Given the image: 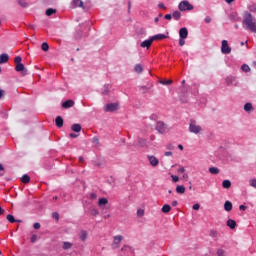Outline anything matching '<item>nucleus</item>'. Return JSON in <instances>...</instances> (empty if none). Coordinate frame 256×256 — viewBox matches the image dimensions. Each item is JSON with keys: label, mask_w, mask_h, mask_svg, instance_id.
<instances>
[{"label": "nucleus", "mask_w": 256, "mask_h": 256, "mask_svg": "<svg viewBox=\"0 0 256 256\" xmlns=\"http://www.w3.org/2000/svg\"><path fill=\"white\" fill-rule=\"evenodd\" d=\"M242 25L246 31L256 33V19L249 12H245L243 16Z\"/></svg>", "instance_id": "f257e3e1"}, {"label": "nucleus", "mask_w": 256, "mask_h": 256, "mask_svg": "<svg viewBox=\"0 0 256 256\" xmlns=\"http://www.w3.org/2000/svg\"><path fill=\"white\" fill-rule=\"evenodd\" d=\"M189 131L190 133H194V135H199V133L203 131V128L199 124H197V121L190 120Z\"/></svg>", "instance_id": "f03ea898"}, {"label": "nucleus", "mask_w": 256, "mask_h": 256, "mask_svg": "<svg viewBox=\"0 0 256 256\" xmlns=\"http://www.w3.org/2000/svg\"><path fill=\"white\" fill-rule=\"evenodd\" d=\"M178 9L180 11H193L194 7L189 1L183 0L179 3Z\"/></svg>", "instance_id": "7ed1b4c3"}, {"label": "nucleus", "mask_w": 256, "mask_h": 256, "mask_svg": "<svg viewBox=\"0 0 256 256\" xmlns=\"http://www.w3.org/2000/svg\"><path fill=\"white\" fill-rule=\"evenodd\" d=\"M156 131L163 135V133H167V125L161 121H158L155 126Z\"/></svg>", "instance_id": "20e7f679"}, {"label": "nucleus", "mask_w": 256, "mask_h": 256, "mask_svg": "<svg viewBox=\"0 0 256 256\" xmlns=\"http://www.w3.org/2000/svg\"><path fill=\"white\" fill-rule=\"evenodd\" d=\"M221 53H223V55H229V53H231V47H229V42L227 40L222 41Z\"/></svg>", "instance_id": "39448f33"}, {"label": "nucleus", "mask_w": 256, "mask_h": 256, "mask_svg": "<svg viewBox=\"0 0 256 256\" xmlns=\"http://www.w3.org/2000/svg\"><path fill=\"white\" fill-rule=\"evenodd\" d=\"M119 109V104L117 103H110L105 106V111L107 113H113V111H117Z\"/></svg>", "instance_id": "423d86ee"}, {"label": "nucleus", "mask_w": 256, "mask_h": 256, "mask_svg": "<svg viewBox=\"0 0 256 256\" xmlns=\"http://www.w3.org/2000/svg\"><path fill=\"white\" fill-rule=\"evenodd\" d=\"M121 241H123V236L122 235L114 236L112 248L113 249H119V245L121 244Z\"/></svg>", "instance_id": "0eeeda50"}, {"label": "nucleus", "mask_w": 256, "mask_h": 256, "mask_svg": "<svg viewBox=\"0 0 256 256\" xmlns=\"http://www.w3.org/2000/svg\"><path fill=\"white\" fill-rule=\"evenodd\" d=\"M151 89H153V82H147L146 85L139 86V91H142V93H148Z\"/></svg>", "instance_id": "6e6552de"}, {"label": "nucleus", "mask_w": 256, "mask_h": 256, "mask_svg": "<svg viewBox=\"0 0 256 256\" xmlns=\"http://www.w3.org/2000/svg\"><path fill=\"white\" fill-rule=\"evenodd\" d=\"M147 159L151 167H157V165H159V159H157V157H155L154 155H148Z\"/></svg>", "instance_id": "1a4fd4ad"}, {"label": "nucleus", "mask_w": 256, "mask_h": 256, "mask_svg": "<svg viewBox=\"0 0 256 256\" xmlns=\"http://www.w3.org/2000/svg\"><path fill=\"white\" fill-rule=\"evenodd\" d=\"M151 45H153V38H150L148 40H144L141 44L140 47H142L143 49H150Z\"/></svg>", "instance_id": "9d476101"}, {"label": "nucleus", "mask_w": 256, "mask_h": 256, "mask_svg": "<svg viewBox=\"0 0 256 256\" xmlns=\"http://www.w3.org/2000/svg\"><path fill=\"white\" fill-rule=\"evenodd\" d=\"M188 36H189V31L187 30L186 27H183L179 30V37L181 39H187Z\"/></svg>", "instance_id": "9b49d317"}, {"label": "nucleus", "mask_w": 256, "mask_h": 256, "mask_svg": "<svg viewBox=\"0 0 256 256\" xmlns=\"http://www.w3.org/2000/svg\"><path fill=\"white\" fill-rule=\"evenodd\" d=\"M226 84L227 85H237V78L235 76L226 77Z\"/></svg>", "instance_id": "f8f14e48"}, {"label": "nucleus", "mask_w": 256, "mask_h": 256, "mask_svg": "<svg viewBox=\"0 0 256 256\" xmlns=\"http://www.w3.org/2000/svg\"><path fill=\"white\" fill-rule=\"evenodd\" d=\"M75 105V102L73 100H67L64 103H62L63 109H71Z\"/></svg>", "instance_id": "ddd939ff"}, {"label": "nucleus", "mask_w": 256, "mask_h": 256, "mask_svg": "<svg viewBox=\"0 0 256 256\" xmlns=\"http://www.w3.org/2000/svg\"><path fill=\"white\" fill-rule=\"evenodd\" d=\"M163 39H167V35L156 34V35L152 36V41H163Z\"/></svg>", "instance_id": "4468645a"}, {"label": "nucleus", "mask_w": 256, "mask_h": 256, "mask_svg": "<svg viewBox=\"0 0 256 256\" xmlns=\"http://www.w3.org/2000/svg\"><path fill=\"white\" fill-rule=\"evenodd\" d=\"M137 145L138 147H147L148 142L145 138H138Z\"/></svg>", "instance_id": "2eb2a0df"}, {"label": "nucleus", "mask_w": 256, "mask_h": 256, "mask_svg": "<svg viewBox=\"0 0 256 256\" xmlns=\"http://www.w3.org/2000/svg\"><path fill=\"white\" fill-rule=\"evenodd\" d=\"M9 61V54H1L0 55V65H3V63H7Z\"/></svg>", "instance_id": "dca6fc26"}, {"label": "nucleus", "mask_w": 256, "mask_h": 256, "mask_svg": "<svg viewBox=\"0 0 256 256\" xmlns=\"http://www.w3.org/2000/svg\"><path fill=\"white\" fill-rule=\"evenodd\" d=\"M224 209H225V211H227V212L232 211V210H233V203H231V201L227 200V201L224 203Z\"/></svg>", "instance_id": "f3484780"}, {"label": "nucleus", "mask_w": 256, "mask_h": 256, "mask_svg": "<svg viewBox=\"0 0 256 256\" xmlns=\"http://www.w3.org/2000/svg\"><path fill=\"white\" fill-rule=\"evenodd\" d=\"M227 227H230L231 229H235L237 227V222L233 219H228L226 222Z\"/></svg>", "instance_id": "a211bd4d"}, {"label": "nucleus", "mask_w": 256, "mask_h": 256, "mask_svg": "<svg viewBox=\"0 0 256 256\" xmlns=\"http://www.w3.org/2000/svg\"><path fill=\"white\" fill-rule=\"evenodd\" d=\"M56 127L61 128L63 127V117L57 116L55 119Z\"/></svg>", "instance_id": "6ab92c4d"}, {"label": "nucleus", "mask_w": 256, "mask_h": 256, "mask_svg": "<svg viewBox=\"0 0 256 256\" xmlns=\"http://www.w3.org/2000/svg\"><path fill=\"white\" fill-rule=\"evenodd\" d=\"M21 183H24L25 185H27V183H29L31 181V177H29V175L24 174L21 179H20Z\"/></svg>", "instance_id": "aec40b11"}, {"label": "nucleus", "mask_w": 256, "mask_h": 256, "mask_svg": "<svg viewBox=\"0 0 256 256\" xmlns=\"http://www.w3.org/2000/svg\"><path fill=\"white\" fill-rule=\"evenodd\" d=\"M72 131H74V133H79L81 132V124H73L71 126Z\"/></svg>", "instance_id": "412c9836"}, {"label": "nucleus", "mask_w": 256, "mask_h": 256, "mask_svg": "<svg viewBox=\"0 0 256 256\" xmlns=\"http://www.w3.org/2000/svg\"><path fill=\"white\" fill-rule=\"evenodd\" d=\"M176 193L179 195H183L185 193V187L183 185H178L176 187Z\"/></svg>", "instance_id": "4be33fe9"}, {"label": "nucleus", "mask_w": 256, "mask_h": 256, "mask_svg": "<svg viewBox=\"0 0 256 256\" xmlns=\"http://www.w3.org/2000/svg\"><path fill=\"white\" fill-rule=\"evenodd\" d=\"M110 90H111V86L109 84H105L103 87L102 95H109Z\"/></svg>", "instance_id": "5701e85b"}, {"label": "nucleus", "mask_w": 256, "mask_h": 256, "mask_svg": "<svg viewBox=\"0 0 256 256\" xmlns=\"http://www.w3.org/2000/svg\"><path fill=\"white\" fill-rule=\"evenodd\" d=\"M6 219H7V221H9V223H17V222L19 223L20 222L19 220H16L15 217L11 214H8L6 216Z\"/></svg>", "instance_id": "b1692460"}, {"label": "nucleus", "mask_w": 256, "mask_h": 256, "mask_svg": "<svg viewBox=\"0 0 256 256\" xmlns=\"http://www.w3.org/2000/svg\"><path fill=\"white\" fill-rule=\"evenodd\" d=\"M24 69H25V65H23V63L16 64L15 66V71H17V73H21Z\"/></svg>", "instance_id": "393cba45"}, {"label": "nucleus", "mask_w": 256, "mask_h": 256, "mask_svg": "<svg viewBox=\"0 0 256 256\" xmlns=\"http://www.w3.org/2000/svg\"><path fill=\"white\" fill-rule=\"evenodd\" d=\"M107 203H109V200H107V198H100L98 200L99 207H103V205H107Z\"/></svg>", "instance_id": "a878e982"}, {"label": "nucleus", "mask_w": 256, "mask_h": 256, "mask_svg": "<svg viewBox=\"0 0 256 256\" xmlns=\"http://www.w3.org/2000/svg\"><path fill=\"white\" fill-rule=\"evenodd\" d=\"M121 251L124 253V256L127 255V253H131L132 252V249L131 247L125 245L121 248Z\"/></svg>", "instance_id": "bb28decb"}, {"label": "nucleus", "mask_w": 256, "mask_h": 256, "mask_svg": "<svg viewBox=\"0 0 256 256\" xmlns=\"http://www.w3.org/2000/svg\"><path fill=\"white\" fill-rule=\"evenodd\" d=\"M173 19H175V21H179V19H181V12L179 11H174L172 14Z\"/></svg>", "instance_id": "cd10ccee"}, {"label": "nucleus", "mask_w": 256, "mask_h": 256, "mask_svg": "<svg viewBox=\"0 0 256 256\" xmlns=\"http://www.w3.org/2000/svg\"><path fill=\"white\" fill-rule=\"evenodd\" d=\"M244 111H246L247 113H249V111H253V104H251V103H246L245 105H244Z\"/></svg>", "instance_id": "c85d7f7f"}, {"label": "nucleus", "mask_w": 256, "mask_h": 256, "mask_svg": "<svg viewBox=\"0 0 256 256\" xmlns=\"http://www.w3.org/2000/svg\"><path fill=\"white\" fill-rule=\"evenodd\" d=\"M222 187H223L224 189H230V188H231V181H230V180H224V181L222 182Z\"/></svg>", "instance_id": "c756f323"}, {"label": "nucleus", "mask_w": 256, "mask_h": 256, "mask_svg": "<svg viewBox=\"0 0 256 256\" xmlns=\"http://www.w3.org/2000/svg\"><path fill=\"white\" fill-rule=\"evenodd\" d=\"M162 213H169L171 211V205L169 204H165L162 209H161Z\"/></svg>", "instance_id": "7c9ffc66"}, {"label": "nucleus", "mask_w": 256, "mask_h": 256, "mask_svg": "<svg viewBox=\"0 0 256 256\" xmlns=\"http://www.w3.org/2000/svg\"><path fill=\"white\" fill-rule=\"evenodd\" d=\"M135 73H143V66L141 64H136L134 67Z\"/></svg>", "instance_id": "2f4dec72"}, {"label": "nucleus", "mask_w": 256, "mask_h": 256, "mask_svg": "<svg viewBox=\"0 0 256 256\" xmlns=\"http://www.w3.org/2000/svg\"><path fill=\"white\" fill-rule=\"evenodd\" d=\"M209 173H211L212 175H219V168H217V167H210L209 168Z\"/></svg>", "instance_id": "473e14b6"}, {"label": "nucleus", "mask_w": 256, "mask_h": 256, "mask_svg": "<svg viewBox=\"0 0 256 256\" xmlns=\"http://www.w3.org/2000/svg\"><path fill=\"white\" fill-rule=\"evenodd\" d=\"M80 239H81V241H87V231L82 230L80 232Z\"/></svg>", "instance_id": "72a5a7b5"}, {"label": "nucleus", "mask_w": 256, "mask_h": 256, "mask_svg": "<svg viewBox=\"0 0 256 256\" xmlns=\"http://www.w3.org/2000/svg\"><path fill=\"white\" fill-rule=\"evenodd\" d=\"M54 13H57L56 9L49 8V9L46 10L47 17H51V15H53Z\"/></svg>", "instance_id": "f704fd0d"}, {"label": "nucleus", "mask_w": 256, "mask_h": 256, "mask_svg": "<svg viewBox=\"0 0 256 256\" xmlns=\"http://www.w3.org/2000/svg\"><path fill=\"white\" fill-rule=\"evenodd\" d=\"M71 247H73V243H70V242H63L62 248H63L64 250L71 249Z\"/></svg>", "instance_id": "c9c22d12"}, {"label": "nucleus", "mask_w": 256, "mask_h": 256, "mask_svg": "<svg viewBox=\"0 0 256 256\" xmlns=\"http://www.w3.org/2000/svg\"><path fill=\"white\" fill-rule=\"evenodd\" d=\"M241 69H242V71H244V73H249V71H251V68L247 64H243L241 66Z\"/></svg>", "instance_id": "e433bc0d"}, {"label": "nucleus", "mask_w": 256, "mask_h": 256, "mask_svg": "<svg viewBox=\"0 0 256 256\" xmlns=\"http://www.w3.org/2000/svg\"><path fill=\"white\" fill-rule=\"evenodd\" d=\"M73 4L75 5V7L83 8V1L81 0H73Z\"/></svg>", "instance_id": "4c0bfd02"}, {"label": "nucleus", "mask_w": 256, "mask_h": 256, "mask_svg": "<svg viewBox=\"0 0 256 256\" xmlns=\"http://www.w3.org/2000/svg\"><path fill=\"white\" fill-rule=\"evenodd\" d=\"M41 49L45 52L49 51V44L47 42H43L41 45Z\"/></svg>", "instance_id": "58836bf2"}, {"label": "nucleus", "mask_w": 256, "mask_h": 256, "mask_svg": "<svg viewBox=\"0 0 256 256\" xmlns=\"http://www.w3.org/2000/svg\"><path fill=\"white\" fill-rule=\"evenodd\" d=\"M160 85H171L173 83V80H160Z\"/></svg>", "instance_id": "ea45409f"}, {"label": "nucleus", "mask_w": 256, "mask_h": 256, "mask_svg": "<svg viewBox=\"0 0 256 256\" xmlns=\"http://www.w3.org/2000/svg\"><path fill=\"white\" fill-rule=\"evenodd\" d=\"M209 235L215 239V237H217V235H219V233L217 232V230H210Z\"/></svg>", "instance_id": "a19ab883"}, {"label": "nucleus", "mask_w": 256, "mask_h": 256, "mask_svg": "<svg viewBox=\"0 0 256 256\" xmlns=\"http://www.w3.org/2000/svg\"><path fill=\"white\" fill-rule=\"evenodd\" d=\"M18 5H20V7H27V1H25V0H18Z\"/></svg>", "instance_id": "79ce46f5"}, {"label": "nucleus", "mask_w": 256, "mask_h": 256, "mask_svg": "<svg viewBox=\"0 0 256 256\" xmlns=\"http://www.w3.org/2000/svg\"><path fill=\"white\" fill-rule=\"evenodd\" d=\"M21 61H22L21 56H16V57L14 58V62L16 63V65L21 64Z\"/></svg>", "instance_id": "37998d69"}, {"label": "nucleus", "mask_w": 256, "mask_h": 256, "mask_svg": "<svg viewBox=\"0 0 256 256\" xmlns=\"http://www.w3.org/2000/svg\"><path fill=\"white\" fill-rule=\"evenodd\" d=\"M171 179H172L173 183H179V176L172 175Z\"/></svg>", "instance_id": "c03bdc74"}, {"label": "nucleus", "mask_w": 256, "mask_h": 256, "mask_svg": "<svg viewBox=\"0 0 256 256\" xmlns=\"http://www.w3.org/2000/svg\"><path fill=\"white\" fill-rule=\"evenodd\" d=\"M192 209H194V211H199V209H201V205H200L199 203L194 204V205L192 206Z\"/></svg>", "instance_id": "a18cd8bd"}, {"label": "nucleus", "mask_w": 256, "mask_h": 256, "mask_svg": "<svg viewBox=\"0 0 256 256\" xmlns=\"http://www.w3.org/2000/svg\"><path fill=\"white\" fill-rule=\"evenodd\" d=\"M91 215H93L94 217H97V215H99V210H97V209H92Z\"/></svg>", "instance_id": "49530a36"}, {"label": "nucleus", "mask_w": 256, "mask_h": 256, "mask_svg": "<svg viewBox=\"0 0 256 256\" xmlns=\"http://www.w3.org/2000/svg\"><path fill=\"white\" fill-rule=\"evenodd\" d=\"M250 187L256 188V179L255 178L250 180Z\"/></svg>", "instance_id": "de8ad7c7"}, {"label": "nucleus", "mask_w": 256, "mask_h": 256, "mask_svg": "<svg viewBox=\"0 0 256 256\" xmlns=\"http://www.w3.org/2000/svg\"><path fill=\"white\" fill-rule=\"evenodd\" d=\"M217 255H218V256H225V250L219 249V250L217 251Z\"/></svg>", "instance_id": "09e8293b"}, {"label": "nucleus", "mask_w": 256, "mask_h": 256, "mask_svg": "<svg viewBox=\"0 0 256 256\" xmlns=\"http://www.w3.org/2000/svg\"><path fill=\"white\" fill-rule=\"evenodd\" d=\"M52 217H53V219H56V221H59V213L53 212Z\"/></svg>", "instance_id": "8fccbe9b"}, {"label": "nucleus", "mask_w": 256, "mask_h": 256, "mask_svg": "<svg viewBox=\"0 0 256 256\" xmlns=\"http://www.w3.org/2000/svg\"><path fill=\"white\" fill-rule=\"evenodd\" d=\"M164 19H167V21H171V19H173V15H171V14H166V15L164 16Z\"/></svg>", "instance_id": "3c124183"}, {"label": "nucleus", "mask_w": 256, "mask_h": 256, "mask_svg": "<svg viewBox=\"0 0 256 256\" xmlns=\"http://www.w3.org/2000/svg\"><path fill=\"white\" fill-rule=\"evenodd\" d=\"M179 45H180V47H183V45H185V38L179 39Z\"/></svg>", "instance_id": "603ef678"}, {"label": "nucleus", "mask_w": 256, "mask_h": 256, "mask_svg": "<svg viewBox=\"0 0 256 256\" xmlns=\"http://www.w3.org/2000/svg\"><path fill=\"white\" fill-rule=\"evenodd\" d=\"M92 143H94L95 145H99V138L97 137L92 138Z\"/></svg>", "instance_id": "864d4df0"}, {"label": "nucleus", "mask_w": 256, "mask_h": 256, "mask_svg": "<svg viewBox=\"0 0 256 256\" xmlns=\"http://www.w3.org/2000/svg\"><path fill=\"white\" fill-rule=\"evenodd\" d=\"M249 11H251V13H256V6L255 5L250 6Z\"/></svg>", "instance_id": "5fc2aeb1"}, {"label": "nucleus", "mask_w": 256, "mask_h": 256, "mask_svg": "<svg viewBox=\"0 0 256 256\" xmlns=\"http://www.w3.org/2000/svg\"><path fill=\"white\" fill-rule=\"evenodd\" d=\"M21 73H22L23 77H25V75H29V70L24 68Z\"/></svg>", "instance_id": "6e6d98bb"}, {"label": "nucleus", "mask_w": 256, "mask_h": 256, "mask_svg": "<svg viewBox=\"0 0 256 256\" xmlns=\"http://www.w3.org/2000/svg\"><path fill=\"white\" fill-rule=\"evenodd\" d=\"M166 148L170 151H173L175 149V146H173V144H168Z\"/></svg>", "instance_id": "4d7b16f0"}, {"label": "nucleus", "mask_w": 256, "mask_h": 256, "mask_svg": "<svg viewBox=\"0 0 256 256\" xmlns=\"http://www.w3.org/2000/svg\"><path fill=\"white\" fill-rule=\"evenodd\" d=\"M69 137H71L72 139H77V137H79V135H77L75 133H70Z\"/></svg>", "instance_id": "13d9d810"}, {"label": "nucleus", "mask_w": 256, "mask_h": 256, "mask_svg": "<svg viewBox=\"0 0 256 256\" xmlns=\"http://www.w3.org/2000/svg\"><path fill=\"white\" fill-rule=\"evenodd\" d=\"M33 227H34V229H41V224L34 223Z\"/></svg>", "instance_id": "bf43d9fd"}, {"label": "nucleus", "mask_w": 256, "mask_h": 256, "mask_svg": "<svg viewBox=\"0 0 256 256\" xmlns=\"http://www.w3.org/2000/svg\"><path fill=\"white\" fill-rule=\"evenodd\" d=\"M239 209H240V211H246V210H247V206H245V205H240V206H239Z\"/></svg>", "instance_id": "052dcab7"}, {"label": "nucleus", "mask_w": 256, "mask_h": 256, "mask_svg": "<svg viewBox=\"0 0 256 256\" xmlns=\"http://www.w3.org/2000/svg\"><path fill=\"white\" fill-rule=\"evenodd\" d=\"M138 215L140 216V217H143V215H145V211H143V210H138Z\"/></svg>", "instance_id": "680f3d73"}, {"label": "nucleus", "mask_w": 256, "mask_h": 256, "mask_svg": "<svg viewBox=\"0 0 256 256\" xmlns=\"http://www.w3.org/2000/svg\"><path fill=\"white\" fill-rule=\"evenodd\" d=\"M90 199H97V194L91 193L90 194Z\"/></svg>", "instance_id": "e2e57ef3"}, {"label": "nucleus", "mask_w": 256, "mask_h": 256, "mask_svg": "<svg viewBox=\"0 0 256 256\" xmlns=\"http://www.w3.org/2000/svg\"><path fill=\"white\" fill-rule=\"evenodd\" d=\"M178 173H185V167H180L178 169Z\"/></svg>", "instance_id": "0e129e2a"}, {"label": "nucleus", "mask_w": 256, "mask_h": 256, "mask_svg": "<svg viewBox=\"0 0 256 256\" xmlns=\"http://www.w3.org/2000/svg\"><path fill=\"white\" fill-rule=\"evenodd\" d=\"M158 7L160 9H167V7H165V4H163V3L158 4Z\"/></svg>", "instance_id": "69168bd1"}, {"label": "nucleus", "mask_w": 256, "mask_h": 256, "mask_svg": "<svg viewBox=\"0 0 256 256\" xmlns=\"http://www.w3.org/2000/svg\"><path fill=\"white\" fill-rule=\"evenodd\" d=\"M205 23H211V18L209 16H206Z\"/></svg>", "instance_id": "338daca9"}, {"label": "nucleus", "mask_w": 256, "mask_h": 256, "mask_svg": "<svg viewBox=\"0 0 256 256\" xmlns=\"http://www.w3.org/2000/svg\"><path fill=\"white\" fill-rule=\"evenodd\" d=\"M165 157H171V155H173V152H165Z\"/></svg>", "instance_id": "774afa93"}]
</instances>
